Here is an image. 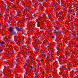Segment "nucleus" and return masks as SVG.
I'll return each mask as SVG.
<instances>
[{"mask_svg": "<svg viewBox=\"0 0 78 78\" xmlns=\"http://www.w3.org/2000/svg\"><path fill=\"white\" fill-rule=\"evenodd\" d=\"M9 32L10 33H12L14 31V29L12 27H10L9 28Z\"/></svg>", "mask_w": 78, "mask_h": 78, "instance_id": "1", "label": "nucleus"}, {"mask_svg": "<svg viewBox=\"0 0 78 78\" xmlns=\"http://www.w3.org/2000/svg\"><path fill=\"white\" fill-rule=\"evenodd\" d=\"M16 30L17 31H21V29L19 28V27H16Z\"/></svg>", "mask_w": 78, "mask_h": 78, "instance_id": "2", "label": "nucleus"}, {"mask_svg": "<svg viewBox=\"0 0 78 78\" xmlns=\"http://www.w3.org/2000/svg\"><path fill=\"white\" fill-rule=\"evenodd\" d=\"M5 42L3 41H1L0 43V45H4V44H5Z\"/></svg>", "mask_w": 78, "mask_h": 78, "instance_id": "3", "label": "nucleus"}, {"mask_svg": "<svg viewBox=\"0 0 78 78\" xmlns=\"http://www.w3.org/2000/svg\"><path fill=\"white\" fill-rule=\"evenodd\" d=\"M12 34H13V35H16V32L13 31L12 32Z\"/></svg>", "mask_w": 78, "mask_h": 78, "instance_id": "4", "label": "nucleus"}, {"mask_svg": "<svg viewBox=\"0 0 78 78\" xmlns=\"http://www.w3.org/2000/svg\"><path fill=\"white\" fill-rule=\"evenodd\" d=\"M34 68V67H33V66H30V69H33Z\"/></svg>", "mask_w": 78, "mask_h": 78, "instance_id": "5", "label": "nucleus"}, {"mask_svg": "<svg viewBox=\"0 0 78 78\" xmlns=\"http://www.w3.org/2000/svg\"><path fill=\"white\" fill-rule=\"evenodd\" d=\"M21 41H20V40H19L17 42V43H19V44H20V43H21Z\"/></svg>", "mask_w": 78, "mask_h": 78, "instance_id": "6", "label": "nucleus"}, {"mask_svg": "<svg viewBox=\"0 0 78 78\" xmlns=\"http://www.w3.org/2000/svg\"><path fill=\"white\" fill-rule=\"evenodd\" d=\"M51 38L52 39H54V38H55V37H54V36H53V35L52 36Z\"/></svg>", "mask_w": 78, "mask_h": 78, "instance_id": "7", "label": "nucleus"}, {"mask_svg": "<svg viewBox=\"0 0 78 78\" xmlns=\"http://www.w3.org/2000/svg\"><path fill=\"white\" fill-rule=\"evenodd\" d=\"M2 50L0 49V52H2Z\"/></svg>", "mask_w": 78, "mask_h": 78, "instance_id": "8", "label": "nucleus"}, {"mask_svg": "<svg viewBox=\"0 0 78 78\" xmlns=\"http://www.w3.org/2000/svg\"><path fill=\"white\" fill-rule=\"evenodd\" d=\"M42 73H45V72H44V70L43 71Z\"/></svg>", "mask_w": 78, "mask_h": 78, "instance_id": "9", "label": "nucleus"}, {"mask_svg": "<svg viewBox=\"0 0 78 78\" xmlns=\"http://www.w3.org/2000/svg\"><path fill=\"white\" fill-rule=\"evenodd\" d=\"M55 28H56V29H58V27H55Z\"/></svg>", "mask_w": 78, "mask_h": 78, "instance_id": "10", "label": "nucleus"}]
</instances>
